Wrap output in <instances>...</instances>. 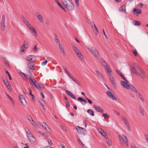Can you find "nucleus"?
<instances>
[{
  "label": "nucleus",
  "instance_id": "43",
  "mask_svg": "<svg viewBox=\"0 0 148 148\" xmlns=\"http://www.w3.org/2000/svg\"><path fill=\"white\" fill-rule=\"evenodd\" d=\"M66 74L71 79H72V78L74 77L69 72L66 73Z\"/></svg>",
  "mask_w": 148,
  "mask_h": 148
},
{
  "label": "nucleus",
  "instance_id": "4",
  "mask_svg": "<svg viewBox=\"0 0 148 148\" xmlns=\"http://www.w3.org/2000/svg\"><path fill=\"white\" fill-rule=\"evenodd\" d=\"M26 134L28 140L32 143H34L35 142V138L33 136L32 133H29L28 132H27L26 130Z\"/></svg>",
  "mask_w": 148,
  "mask_h": 148
},
{
  "label": "nucleus",
  "instance_id": "7",
  "mask_svg": "<svg viewBox=\"0 0 148 148\" xmlns=\"http://www.w3.org/2000/svg\"><path fill=\"white\" fill-rule=\"evenodd\" d=\"M121 76V77L125 81H121L120 82V84L123 87H124V86H125L127 83H129V82L126 78L124 77V75L123 74H122Z\"/></svg>",
  "mask_w": 148,
  "mask_h": 148
},
{
  "label": "nucleus",
  "instance_id": "37",
  "mask_svg": "<svg viewBox=\"0 0 148 148\" xmlns=\"http://www.w3.org/2000/svg\"><path fill=\"white\" fill-rule=\"evenodd\" d=\"M34 81L33 79L30 77L29 79V81L30 84L32 86L33 85V84H34V83L36 82L35 79H34Z\"/></svg>",
  "mask_w": 148,
  "mask_h": 148
},
{
  "label": "nucleus",
  "instance_id": "32",
  "mask_svg": "<svg viewBox=\"0 0 148 148\" xmlns=\"http://www.w3.org/2000/svg\"><path fill=\"white\" fill-rule=\"evenodd\" d=\"M33 67V63L32 61H30L28 64V67L29 69L31 70H34L33 69H32V68Z\"/></svg>",
  "mask_w": 148,
  "mask_h": 148
},
{
  "label": "nucleus",
  "instance_id": "31",
  "mask_svg": "<svg viewBox=\"0 0 148 148\" xmlns=\"http://www.w3.org/2000/svg\"><path fill=\"white\" fill-rule=\"evenodd\" d=\"M33 35L35 37H37L38 35L37 32L34 27L31 30Z\"/></svg>",
  "mask_w": 148,
  "mask_h": 148
},
{
  "label": "nucleus",
  "instance_id": "23",
  "mask_svg": "<svg viewBox=\"0 0 148 148\" xmlns=\"http://www.w3.org/2000/svg\"><path fill=\"white\" fill-rule=\"evenodd\" d=\"M133 12L136 13L137 15L141 13V10L139 9L134 8L133 10Z\"/></svg>",
  "mask_w": 148,
  "mask_h": 148
},
{
  "label": "nucleus",
  "instance_id": "34",
  "mask_svg": "<svg viewBox=\"0 0 148 148\" xmlns=\"http://www.w3.org/2000/svg\"><path fill=\"white\" fill-rule=\"evenodd\" d=\"M122 119L125 124V125L129 123V122L127 121V118L125 116H123L122 117Z\"/></svg>",
  "mask_w": 148,
  "mask_h": 148
},
{
  "label": "nucleus",
  "instance_id": "24",
  "mask_svg": "<svg viewBox=\"0 0 148 148\" xmlns=\"http://www.w3.org/2000/svg\"><path fill=\"white\" fill-rule=\"evenodd\" d=\"M119 11L122 12L126 13V6L125 5H122L119 8Z\"/></svg>",
  "mask_w": 148,
  "mask_h": 148
},
{
  "label": "nucleus",
  "instance_id": "14",
  "mask_svg": "<svg viewBox=\"0 0 148 148\" xmlns=\"http://www.w3.org/2000/svg\"><path fill=\"white\" fill-rule=\"evenodd\" d=\"M59 47L60 49V51L63 56L65 55L66 53L64 51V48L62 45L60 43L58 44Z\"/></svg>",
  "mask_w": 148,
  "mask_h": 148
},
{
  "label": "nucleus",
  "instance_id": "25",
  "mask_svg": "<svg viewBox=\"0 0 148 148\" xmlns=\"http://www.w3.org/2000/svg\"><path fill=\"white\" fill-rule=\"evenodd\" d=\"M95 71L97 75L101 79H102L103 77V76L102 74L97 70H96Z\"/></svg>",
  "mask_w": 148,
  "mask_h": 148
},
{
  "label": "nucleus",
  "instance_id": "56",
  "mask_svg": "<svg viewBox=\"0 0 148 148\" xmlns=\"http://www.w3.org/2000/svg\"><path fill=\"white\" fill-rule=\"evenodd\" d=\"M20 75L23 77H25L26 76V75L25 73L20 72Z\"/></svg>",
  "mask_w": 148,
  "mask_h": 148
},
{
  "label": "nucleus",
  "instance_id": "2",
  "mask_svg": "<svg viewBox=\"0 0 148 148\" xmlns=\"http://www.w3.org/2000/svg\"><path fill=\"white\" fill-rule=\"evenodd\" d=\"M87 49L90 51H91L96 59L99 58V52L97 49H95L92 47H87Z\"/></svg>",
  "mask_w": 148,
  "mask_h": 148
},
{
  "label": "nucleus",
  "instance_id": "30",
  "mask_svg": "<svg viewBox=\"0 0 148 148\" xmlns=\"http://www.w3.org/2000/svg\"><path fill=\"white\" fill-rule=\"evenodd\" d=\"M130 70L132 71V73H133L135 74L136 75H138V73L136 69L134 68L133 67H130Z\"/></svg>",
  "mask_w": 148,
  "mask_h": 148
},
{
  "label": "nucleus",
  "instance_id": "59",
  "mask_svg": "<svg viewBox=\"0 0 148 148\" xmlns=\"http://www.w3.org/2000/svg\"><path fill=\"white\" fill-rule=\"evenodd\" d=\"M145 136L146 141L148 143V135L147 134H145Z\"/></svg>",
  "mask_w": 148,
  "mask_h": 148
},
{
  "label": "nucleus",
  "instance_id": "60",
  "mask_svg": "<svg viewBox=\"0 0 148 148\" xmlns=\"http://www.w3.org/2000/svg\"><path fill=\"white\" fill-rule=\"evenodd\" d=\"M84 99L83 98H82L81 97H79L77 98V100L80 102H82Z\"/></svg>",
  "mask_w": 148,
  "mask_h": 148
},
{
  "label": "nucleus",
  "instance_id": "51",
  "mask_svg": "<svg viewBox=\"0 0 148 148\" xmlns=\"http://www.w3.org/2000/svg\"><path fill=\"white\" fill-rule=\"evenodd\" d=\"M125 125L127 128V130H128V131H131V128L130 126L129 123L127 125Z\"/></svg>",
  "mask_w": 148,
  "mask_h": 148
},
{
  "label": "nucleus",
  "instance_id": "28",
  "mask_svg": "<svg viewBox=\"0 0 148 148\" xmlns=\"http://www.w3.org/2000/svg\"><path fill=\"white\" fill-rule=\"evenodd\" d=\"M73 48L76 54L79 53L80 52V51L74 45L73 46Z\"/></svg>",
  "mask_w": 148,
  "mask_h": 148
},
{
  "label": "nucleus",
  "instance_id": "11",
  "mask_svg": "<svg viewBox=\"0 0 148 148\" xmlns=\"http://www.w3.org/2000/svg\"><path fill=\"white\" fill-rule=\"evenodd\" d=\"M98 131L105 138H107L108 136L103 130L99 128L98 129Z\"/></svg>",
  "mask_w": 148,
  "mask_h": 148
},
{
  "label": "nucleus",
  "instance_id": "13",
  "mask_svg": "<svg viewBox=\"0 0 148 148\" xmlns=\"http://www.w3.org/2000/svg\"><path fill=\"white\" fill-rule=\"evenodd\" d=\"M27 118L29 121L30 123L32 124L33 125L36 126L37 125L36 123L34 122L33 120L32 119V117L29 115L27 116Z\"/></svg>",
  "mask_w": 148,
  "mask_h": 148
},
{
  "label": "nucleus",
  "instance_id": "55",
  "mask_svg": "<svg viewBox=\"0 0 148 148\" xmlns=\"http://www.w3.org/2000/svg\"><path fill=\"white\" fill-rule=\"evenodd\" d=\"M60 127L64 131H65L66 130V128L62 125H60Z\"/></svg>",
  "mask_w": 148,
  "mask_h": 148
},
{
  "label": "nucleus",
  "instance_id": "5",
  "mask_svg": "<svg viewBox=\"0 0 148 148\" xmlns=\"http://www.w3.org/2000/svg\"><path fill=\"white\" fill-rule=\"evenodd\" d=\"M76 129L78 133L82 134L85 135L86 134V132L85 130L83 128L80 127L79 126L76 127Z\"/></svg>",
  "mask_w": 148,
  "mask_h": 148
},
{
  "label": "nucleus",
  "instance_id": "48",
  "mask_svg": "<svg viewBox=\"0 0 148 148\" xmlns=\"http://www.w3.org/2000/svg\"><path fill=\"white\" fill-rule=\"evenodd\" d=\"M38 101H39L40 103L42 105H43L44 101H43V100H42V99L41 98L39 99Z\"/></svg>",
  "mask_w": 148,
  "mask_h": 148
},
{
  "label": "nucleus",
  "instance_id": "38",
  "mask_svg": "<svg viewBox=\"0 0 148 148\" xmlns=\"http://www.w3.org/2000/svg\"><path fill=\"white\" fill-rule=\"evenodd\" d=\"M133 23L136 26H138L140 24V22L137 21H133Z\"/></svg>",
  "mask_w": 148,
  "mask_h": 148
},
{
  "label": "nucleus",
  "instance_id": "6",
  "mask_svg": "<svg viewBox=\"0 0 148 148\" xmlns=\"http://www.w3.org/2000/svg\"><path fill=\"white\" fill-rule=\"evenodd\" d=\"M124 88H125L127 89H128L129 88L131 89L133 91L135 92L136 93H138V91L132 85H130L128 83H127L125 86H124V87H123Z\"/></svg>",
  "mask_w": 148,
  "mask_h": 148
},
{
  "label": "nucleus",
  "instance_id": "18",
  "mask_svg": "<svg viewBox=\"0 0 148 148\" xmlns=\"http://www.w3.org/2000/svg\"><path fill=\"white\" fill-rule=\"evenodd\" d=\"M65 92L69 96H70L72 98L76 99V97L75 95L70 91L68 90H66Z\"/></svg>",
  "mask_w": 148,
  "mask_h": 148
},
{
  "label": "nucleus",
  "instance_id": "42",
  "mask_svg": "<svg viewBox=\"0 0 148 148\" xmlns=\"http://www.w3.org/2000/svg\"><path fill=\"white\" fill-rule=\"evenodd\" d=\"M3 80L5 84V85H7V84H8L9 83V82H8V79L6 78H5V79H3Z\"/></svg>",
  "mask_w": 148,
  "mask_h": 148
},
{
  "label": "nucleus",
  "instance_id": "20",
  "mask_svg": "<svg viewBox=\"0 0 148 148\" xmlns=\"http://www.w3.org/2000/svg\"><path fill=\"white\" fill-rule=\"evenodd\" d=\"M21 17L23 22L26 25L29 23L26 18L23 15H21Z\"/></svg>",
  "mask_w": 148,
  "mask_h": 148
},
{
  "label": "nucleus",
  "instance_id": "46",
  "mask_svg": "<svg viewBox=\"0 0 148 148\" xmlns=\"http://www.w3.org/2000/svg\"><path fill=\"white\" fill-rule=\"evenodd\" d=\"M25 47H23L21 45V51L22 52H24L25 51Z\"/></svg>",
  "mask_w": 148,
  "mask_h": 148
},
{
  "label": "nucleus",
  "instance_id": "15",
  "mask_svg": "<svg viewBox=\"0 0 148 148\" xmlns=\"http://www.w3.org/2000/svg\"><path fill=\"white\" fill-rule=\"evenodd\" d=\"M105 69L107 71V74L109 76V78H110L111 77H112L111 73V71L109 66L108 65H107V66L105 67Z\"/></svg>",
  "mask_w": 148,
  "mask_h": 148
},
{
  "label": "nucleus",
  "instance_id": "1",
  "mask_svg": "<svg viewBox=\"0 0 148 148\" xmlns=\"http://www.w3.org/2000/svg\"><path fill=\"white\" fill-rule=\"evenodd\" d=\"M63 3L68 10L71 11L74 8V5L71 0H62Z\"/></svg>",
  "mask_w": 148,
  "mask_h": 148
},
{
  "label": "nucleus",
  "instance_id": "47",
  "mask_svg": "<svg viewBox=\"0 0 148 148\" xmlns=\"http://www.w3.org/2000/svg\"><path fill=\"white\" fill-rule=\"evenodd\" d=\"M62 68L64 70V72H65L66 74L69 72V71L67 70L65 66H63Z\"/></svg>",
  "mask_w": 148,
  "mask_h": 148
},
{
  "label": "nucleus",
  "instance_id": "44",
  "mask_svg": "<svg viewBox=\"0 0 148 148\" xmlns=\"http://www.w3.org/2000/svg\"><path fill=\"white\" fill-rule=\"evenodd\" d=\"M33 85L35 86L37 88H39L40 87V86L36 81L34 83V84H33Z\"/></svg>",
  "mask_w": 148,
  "mask_h": 148
},
{
  "label": "nucleus",
  "instance_id": "36",
  "mask_svg": "<svg viewBox=\"0 0 148 148\" xmlns=\"http://www.w3.org/2000/svg\"><path fill=\"white\" fill-rule=\"evenodd\" d=\"M74 82H75L77 84V85H78L79 86H80V84L79 82L76 79L73 77L72 79Z\"/></svg>",
  "mask_w": 148,
  "mask_h": 148
},
{
  "label": "nucleus",
  "instance_id": "29",
  "mask_svg": "<svg viewBox=\"0 0 148 148\" xmlns=\"http://www.w3.org/2000/svg\"><path fill=\"white\" fill-rule=\"evenodd\" d=\"M37 132L40 135L43 136L46 138H48L49 137L48 135L46 133H45L40 131H39Z\"/></svg>",
  "mask_w": 148,
  "mask_h": 148
},
{
  "label": "nucleus",
  "instance_id": "33",
  "mask_svg": "<svg viewBox=\"0 0 148 148\" xmlns=\"http://www.w3.org/2000/svg\"><path fill=\"white\" fill-rule=\"evenodd\" d=\"M87 112L92 116H93L95 115L93 111L91 109H88L87 111Z\"/></svg>",
  "mask_w": 148,
  "mask_h": 148
},
{
  "label": "nucleus",
  "instance_id": "50",
  "mask_svg": "<svg viewBox=\"0 0 148 148\" xmlns=\"http://www.w3.org/2000/svg\"><path fill=\"white\" fill-rule=\"evenodd\" d=\"M5 21V16L3 14L2 15V22H4Z\"/></svg>",
  "mask_w": 148,
  "mask_h": 148
},
{
  "label": "nucleus",
  "instance_id": "10",
  "mask_svg": "<svg viewBox=\"0 0 148 148\" xmlns=\"http://www.w3.org/2000/svg\"><path fill=\"white\" fill-rule=\"evenodd\" d=\"M94 108L97 111L100 113H103L104 111L102 108L99 106L95 105L93 106Z\"/></svg>",
  "mask_w": 148,
  "mask_h": 148
},
{
  "label": "nucleus",
  "instance_id": "62",
  "mask_svg": "<svg viewBox=\"0 0 148 148\" xmlns=\"http://www.w3.org/2000/svg\"><path fill=\"white\" fill-rule=\"evenodd\" d=\"M77 141L81 145H84V144H83L81 142V140H80L79 138H78L77 139Z\"/></svg>",
  "mask_w": 148,
  "mask_h": 148
},
{
  "label": "nucleus",
  "instance_id": "39",
  "mask_svg": "<svg viewBox=\"0 0 148 148\" xmlns=\"http://www.w3.org/2000/svg\"><path fill=\"white\" fill-rule=\"evenodd\" d=\"M106 142L107 143L108 145L109 146H111L112 145V143L111 141L108 139V137H107V138H106Z\"/></svg>",
  "mask_w": 148,
  "mask_h": 148
},
{
  "label": "nucleus",
  "instance_id": "12",
  "mask_svg": "<svg viewBox=\"0 0 148 148\" xmlns=\"http://www.w3.org/2000/svg\"><path fill=\"white\" fill-rule=\"evenodd\" d=\"M106 93L107 95L110 98L114 100H116V98L115 97V96L111 92H110L109 91H107L106 92Z\"/></svg>",
  "mask_w": 148,
  "mask_h": 148
},
{
  "label": "nucleus",
  "instance_id": "63",
  "mask_svg": "<svg viewBox=\"0 0 148 148\" xmlns=\"http://www.w3.org/2000/svg\"><path fill=\"white\" fill-rule=\"evenodd\" d=\"M1 57L3 59V60L4 62H5L7 61L6 60V58L5 56H3Z\"/></svg>",
  "mask_w": 148,
  "mask_h": 148
},
{
  "label": "nucleus",
  "instance_id": "57",
  "mask_svg": "<svg viewBox=\"0 0 148 148\" xmlns=\"http://www.w3.org/2000/svg\"><path fill=\"white\" fill-rule=\"evenodd\" d=\"M47 63V60H45L44 62H43L42 63V65H46Z\"/></svg>",
  "mask_w": 148,
  "mask_h": 148
},
{
  "label": "nucleus",
  "instance_id": "8",
  "mask_svg": "<svg viewBox=\"0 0 148 148\" xmlns=\"http://www.w3.org/2000/svg\"><path fill=\"white\" fill-rule=\"evenodd\" d=\"M39 124L45 130L49 131L50 129L45 122H39Z\"/></svg>",
  "mask_w": 148,
  "mask_h": 148
},
{
  "label": "nucleus",
  "instance_id": "52",
  "mask_svg": "<svg viewBox=\"0 0 148 148\" xmlns=\"http://www.w3.org/2000/svg\"><path fill=\"white\" fill-rule=\"evenodd\" d=\"M116 71L117 73V74L120 76L123 74L122 73L121 71H120L117 69H116Z\"/></svg>",
  "mask_w": 148,
  "mask_h": 148
},
{
  "label": "nucleus",
  "instance_id": "9",
  "mask_svg": "<svg viewBox=\"0 0 148 148\" xmlns=\"http://www.w3.org/2000/svg\"><path fill=\"white\" fill-rule=\"evenodd\" d=\"M35 15L41 23L43 22V20L42 16L39 12H36Z\"/></svg>",
  "mask_w": 148,
  "mask_h": 148
},
{
  "label": "nucleus",
  "instance_id": "41",
  "mask_svg": "<svg viewBox=\"0 0 148 148\" xmlns=\"http://www.w3.org/2000/svg\"><path fill=\"white\" fill-rule=\"evenodd\" d=\"M27 27L31 30L32 29H33L34 27H33L29 23L26 25Z\"/></svg>",
  "mask_w": 148,
  "mask_h": 148
},
{
  "label": "nucleus",
  "instance_id": "35",
  "mask_svg": "<svg viewBox=\"0 0 148 148\" xmlns=\"http://www.w3.org/2000/svg\"><path fill=\"white\" fill-rule=\"evenodd\" d=\"M22 46L23 47H25L26 48H27L29 47V45H28V43L26 41H24L23 44L22 45Z\"/></svg>",
  "mask_w": 148,
  "mask_h": 148
},
{
  "label": "nucleus",
  "instance_id": "45",
  "mask_svg": "<svg viewBox=\"0 0 148 148\" xmlns=\"http://www.w3.org/2000/svg\"><path fill=\"white\" fill-rule=\"evenodd\" d=\"M139 111L142 116H143L144 115V112L143 109L141 108H140L139 109Z\"/></svg>",
  "mask_w": 148,
  "mask_h": 148
},
{
  "label": "nucleus",
  "instance_id": "26",
  "mask_svg": "<svg viewBox=\"0 0 148 148\" xmlns=\"http://www.w3.org/2000/svg\"><path fill=\"white\" fill-rule=\"evenodd\" d=\"M77 55L81 61H84V59L82 54L81 53V52L77 54Z\"/></svg>",
  "mask_w": 148,
  "mask_h": 148
},
{
  "label": "nucleus",
  "instance_id": "16",
  "mask_svg": "<svg viewBox=\"0 0 148 148\" xmlns=\"http://www.w3.org/2000/svg\"><path fill=\"white\" fill-rule=\"evenodd\" d=\"M110 82L113 87L115 88H116V81L113 77V76L111 77L110 78Z\"/></svg>",
  "mask_w": 148,
  "mask_h": 148
},
{
  "label": "nucleus",
  "instance_id": "61",
  "mask_svg": "<svg viewBox=\"0 0 148 148\" xmlns=\"http://www.w3.org/2000/svg\"><path fill=\"white\" fill-rule=\"evenodd\" d=\"M23 92L25 95H27L28 94V92L27 90L25 89H24L23 90Z\"/></svg>",
  "mask_w": 148,
  "mask_h": 148
},
{
  "label": "nucleus",
  "instance_id": "27",
  "mask_svg": "<svg viewBox=\"0 0 148 148\" xmlns=\"http://www.w3.org/2000/svg\"><path fill=\"white\" fill-rule=\"evenodd\" d=\"M53 36L56 42L58 44L60 43L59 39L57 35L56 34H54Z\"/></svg>",
  "mask_w": 148,
  "mask_h": 148
},
{
  "label": "nucleus",
  "instance_id": "53",
  "mask_svg": "<svg viewBox=\"0 0 148 148\" xmlns=\"http://www.w3.org/2000/svg\"><path fill=\"white\" fill-rule=\"evenodd\" d=\"M140 75L144 79L146 78V76L144 75V74H143L142 73H140Z\"/></svg>",
  "mask_w": 148,
  "mask_h": 148
},
{
  "label": "nucleus",
  "instance_id": "3",
  "mask_svg": "<svg viewBox=\"0 0 148 148\" xmlns=\"http://www.w3.org/2000/svg\"><path fill=\"white\" fill-rule=\"evenodd\" d=\"M122 136L124 137V138H125V139L124 140L123 137H122L120 135H119L118 137L119 138L120 142H122L123 141H124V143L125 144V145L127 146H128L129 144L128 142V140L127 138V137L125 136L124 134L122 135Z\"/></svg>",
  "mask_w": 148,
  "mask_h": 148
},
{
  "label": "nucleus",
  "instance_id": "19",
  "mask_svg": "<svg viewBox=\"0 0 148 148\" xmlns=\"http://www.w3.org/2000/svg\"><path fill=\"white\" fill-rule=\"evenodd\" d=\"M19 101L23 105L24 102H25V99L23 96L19 95Z\"/></svg>",
  "mask_w": 148,
  "mask_h": 148
},
{
  "label": "nucleus",
  "instance_id": "58",
  "mask_svg": "<svg viewBox=\"0 0 148 148\" xmlns=\"http://www.w3.org/2000/svg\"><path fill=\"white\" fill-rule=\"evenodd\" d=\"M59 6L62 9H63V10H64V8L62 6L61 4L59 2L58 3H57Z\"/></svg>",
  "mask_w": 148,
  "mask_h": 148
},
{
  "label": "nucleus",
  "instance_id": "40",
  "mask_svg": "<svg viewBox=\"0 0 148 148\" xmlns=\"http://www.w3.org/2000/svg\"><path fill=\"white\" fill-rule=\"evenodd\" d=\"M0 28L2 31H4L5 28V24H1Z\"/></svg>",
  "mask_w": 148,
  "mask_h": 148
},
{
  "label": "nucleus",
  "instance_id": "54",
  "mask_svg": "<svg viewBox=\"0 0 148 148\" xmlns=\"http://www.w3.org/2000/svg\"><path fill=\"white\" fill-rule=\"evenodd\" d=\"M138 97L142 101L144 102V99L142 95L140 96H138Z\"/></svg>",
  "mask_w": 148,
  "mask_h": 148
},
{
  "label": "nucleus",
  "instance_id": "49",
  "mask_svg": "<svg viewBox=\"0 0 148 148\" xmlns=\"http://www.w3.org/2000/svg\"><path fill=\"white\" fill-rule=\"evenodd\" d=\"M37 50V45H35L34 46V52H36Z\"/></svg>",
  "mask_w": 148,
  "mask_h": 148
},
{
  "label": "nucleus",
  "instance_id": "64",
  "mask_svg": "<svg viewBox=\"0 0 148 148\" xmlns=\"http://www.w3.org/2000/svg\"><path fill=\"white\" fill-rule=\"evenodd\" d=\"M133 52L134 53V55L135 56H136L137 55V52L136 50H135L134 51H133Z\"/></svg>",
  "mask_w": 148,
  "mask_h": 148
},
{
  "label": "nucleus",
  "instance_id": "21",
  "mask_svg": "<svg viewBox=\"0 0 148 148\" xmlns=\"http://www.w3.org/2000/svg\"><path fill=\"white\" fill-rule=\"evenodd\" d=\"M92 28L95 34L97 35L99 33L98 30V29L96 27V25L95 24H94V27H93L92 26Z\"/></svg>",
  "mask_w": 148,
  "mask_h": 148
},
{
  "label": "nucleus",
  "instance_id": "22",
  "mask_svg": "<svg viewBox=\"0 0 148 148\" xmlns=\"http://www.w3.org/2000/svg\"><path fill=\"white\" fill-rule=\"evenodd\" d=\"M36 58V56L34 55H29L26 58V60L29 61H31V60H32L33 58L35 59Z\"/></svg>",
  "mask_w": 148,
  "mask_h": 148
},
{
  "label": "nucleus",
  "instance_id": "17",
  "mask_svg": "<svg viewBox=\"0 0 148 148\" xmlns=\"http://www.w3.org/2000/svg\"><path fill=\"white\" fill-rule=\"evenodd\" d=\"M98 60L100 62V63L105 68V67L107 66V65H108L106 63L105 61L103 59H102L101 58H99L98 59Z\"/></svg>",
  "mask_w": 148,
  "mask_h": 148
}]
</instances>
